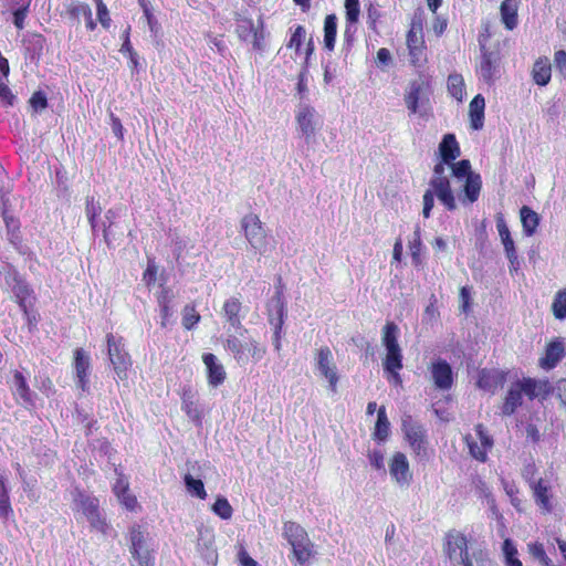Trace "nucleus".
I'll return each instance as SVG.
<instances>
[{"instance_id": "49", "label": "nucleus", "mask_w": 566, "mask_h": 566, "mask_svg": "<svg viewBox=\"0 0 566 566\" xmlns=\"http://www.w3.org/2000/svg\"><path fill=\"white\" fill-rule=\"evenodd\" d=\"M552 312L556 319L566 318V289L556 292L552 302Z\"/></svg>"}, {"instance_id": "57", "label": "nucleus", "mask_w": 566, "mask_h": 566, "mask_svg": "<svg viewBox=\"0 0 566 566\" xmlns=\"http://www.w3.org/2000/svg\"><path fill=\"white\" fill-rule=\"evenodd\" d=\"M451 168L452 175L457 178H468L469 175H475L471 170V163L469 159H461L457 163L448 164Z\"/></svg>"}, {"instance_id": "20", "label": "nucleus", "mask_w": 566, "mask_h": 566, "mask_svg": "<svg viewBox=\"0 0 566 566\" xmlns=\"http://www.w3.org/2000/svg\"><path fill=\"white\" fill-rule=\"evenodd\" d=\"M181 410L196 426L202 424V410L199 407L197 391L189 385L184 386L179 392Z\"/></svg>"}, {"instance_id": "47", "label": "nucleus", "mask_w": 566, "mask_h": 566, "mask_svg": "<svg viewBox=\"0 0 566 566\" xmlns=\"http://www.w3.org/2000/svg\"><path fill=\"white\" fill-rule=\"evenodd\" d=\"M3 221L10 242L18 244L21 241L19 219L8 212H3Z\"/></svg>"}, {"instance_id": "56", "label": "nucleus", "mask_w": 566, "mask_h": 566, "mask_svg": "<svg viewBox=\"0 0 566 566\" xmlns=\"http://www.w3.org/2000/svg\"><path fill=\"white\" fill-rule=\"evenodd\" d=\"M158 275V265L154 258L147 260V266L143 272V282L150 289L155 285Z\"/></svg>"}, {"instance_id": "38", "label": "nucleus", "mask_w": 566, "mask_h": 566, "mask_svg": "<svg viewBox=\"0 0 566 566\" xmlns=\"http://www.w3.org/2000/svg\"><path fill=\"white\" fill-rule=\"evenodd\" d=\"M408 248L411 255V263L416 269H420L423 266L422 259V240H421V230L420 227L417 226L412 235V239L408 243Z\"/></svg>"}, {"instance_id": "52", "label": "nucleus", "mask_w": 566, "mask_h": 566, "mask_svg": "<svg viewBox=\"0 0 566 566\" xmlns=\"http://www.w3.org/2000/svg\"><path fill=\"white\" fill-rule=\"evenodd\" d=\"M13 514V510L10 502V495L6 488L4 482H1L0 490V520L2 522H7L9 517Z\"/></svg>"}, {"instance_id": "29", "label": "nucleus", "mask_w": 566, "mask_h": 566, "mask_svg": "<svg viewBox=\"0 0 566 566\" xmlns=\"http://www.w3.org/2000/svg\"><path fill=\"white\" fill-rule=\"evenodd\" d=\"M360 15L359 0H345V18L346 25L344 36L347 42L353 40L354 33L356 32V24Z\"/></svg>"}, {"instance_id": "28", "label": "nucleus", "mask_w": 566, "mask_h": 566, "mask_svg": "<svg viewBox=\"0 0 566 566\" xmlns=\"http://www.w3.org/2000/svg\"><path fill=\"white\" fill-rule=\"evenodd\" d=\"M530 488L533 492V497L535 503L544 511V512H551L552 511V492H551V484L547 480L539 478L536 481L530 482Z\"/></svg>"}, {"instance_id": "42", "label": "nucleus", "mask_w": 566, "mask_h": 566, "mask_svg": "<svg viewBox=\"0 0 566 566\" xmlns=\"http://www.w3.org/2000/svg\"><path fill=\"white\" fill-rule=\"evenodd\" d=\"M290 545L292 546L294 557L300 564H305L312 558L313 544L311 543L308 537L304 541H297Z\"/></svg>"}, {"instance_id": "34", "label": "nucleus", "mask_w": 566, "mask_h": 566, "mask_svg": "<svg viewBox=\"0 0 566 566\" xmlns=\"http://www.w3.org/2000/svg\"><path fill=\"white\" fill-rule=\"evenodd\" d=\"M552 77V65L546 56L538 57L532 69V78L538 86H546Z\"/></svg>"}, {"instance_id": "17", "label": "nucleus", "mask_w": 566, "mask_h": 566, "mask_svg": "<svg viewBox=\"0 0 566 566\" xmlns=\"http://www.w3.org/2000/svg\"><path fill=\"white\" fill-rule=\"evenodd\" d=\"M566 356V342L563 337L551 339L538 359V366L544 370L554 369Z\"/></svg>"}, {"instance_id": "64", "label": "nucleus", "mask_w": 566, "mask_h": 566, "mask_svg": "<svg viewBox=\"0 0 566 566\" xmlns=\"http://www.w3.org/2000/svg\"><path fill=\"white\" fill-rule=\"evenodd\" d=\"M367 457L370 462V465L375 470H384L385 458H384V453L380 450H378V449L370 450V451H368Z\"/></svg>"}, {"instance_id": "27", "label": "nucleus", "mask_w": 566, "mask_h": 566, "mask_svg": "<svg viewBox=\"0 0 566 566\" xmlns=\"http://www.w3.org/2000/svg\"><path fill=\"white\" fill-rule=\"evenodd\" d=\"M13 387L12 395L17 402L22 403L24 407H33L34 399L33 392L27 381L25 376L20 370L13 371Z\"/></svg>"}, {"instance_id": "61", "label": "nucleus", "mask_w": 566, "mask_h": 566, "mask_svg": "<svg viewBox=\"0 0 566 566\" xmlns=\"http://www.w3.org/2000/svg\"><path fill=\"white\" fill-rule=\"evenodd\" d=\"M117 500L129 512H137L138 510H140V505L137 501V497L129 491L125 492V494L119 495Z\"/></svg>"}, {"instance_id": "13", "label": "nucleus", "mask_w": 566, "mask_h": 566, "mask_svg": "<svg viewBox=\"0 0 566 566\" xmlns=\"http://www.w3.org/2000/svg\"><path fill=\"white\" fill-rule=\"evenodd\" d=\"M443 552L449 559L460 558L462 566H472L468 549V538L458 531H449L444 536Z\"/></svg>"}, {"instance_id": "8", "label": "nucleus", "mask_w": 566, "mask_h": 566, "mask_svg": "<svg viewBox=\"0 0 566 566\" xmlns=\"http://www.w3.org/2000/svg\"><path fill=\"white\" fill-rule=\"evenodd\" d=\"M107 354L116 375L120 379L127 378V370L132 366V359L125 349L124 338L113 333L106 334Z\"/></svg>"}, {"instance_id": "37", "label": "nucleus", "mask_w": 566, "mask_h": 566, "mask_svg": "<svg viewBox=\"0 0 566 566\" xmlns=\"http://www.w3.org/2000/svg\"><path fill=\"white\" fill-rule=\"evenodd\" d=\"M520 218L523 227V232L526 237H532L539 224V216L528 206H523L520 209Z\"/></svg>"}, {"instance_id": "23", "label": "nucleus", "mask_w": 566, "mask_h": 566, "mask_svg": "<svg viewBox=\"0 0 566 566\" xmlns=\"http://www.w3.org/2000/svg\"><path fill=\"white\" fill-rule=\"evenodd\" d=\"M507 371L500 369H482L478 375L476 386L478 388L495 394L499 388H502L507 379Z\"/></svg>"}, {"instance_id": "25", "label": "nucleus", "mask_w": 566, "mask_h": 566, "mask_svg": "<svg viewBox=\"0 0 566 566\" xmlns=\"http://www.w3.org/2000/svg\"><path fill=\"white\" fill-rule=\"evenodd\" d=\"M73 367L76 374V385L82 391L88 389V376L91 361L90 356L84 352L83 348H76L73 352Z\"/></svg>"}, {"instance_id": "55", "label": "nucleus", "mask_w": 566, "mask_h": 566, "mask_svg": "<svg viewBox=\"0 0 566 566\" xmlns=\"http://www.w3.org/2000/svg\"><path fill=\"white\" fill-rule=\"evenodd\" d=\"M137 2L139 4L140 9L143 10L144 18L147 21L150 32L157 33L158 29H159V23L153 13V10L150 8L148 0H137Z\"/></svg>"}, {"instance_id": "11", "label": "nucleus", "mask_w": 566, "mask_h": 566, "mask_svg": "<svg viewBox=\"0 0 566 566\" xmlns=\"http://www.w3.org/2000/svg\"><path fill=\"white\" fill-rule=\"evenodd\" d=\"M431 94V76L423 73L419 74V77L410 81L403 99L405 104L410 114H416L419 109V103L429 102Z\"/></svg>"}, {"instance_id": "16", "label": "nucleus", "mask_w": 566, "mask_h": 566, "mask_svg": "<svg viewBox=\"0 0 566 566\" xmlns=\"http://www.w3.org/2000/svg\"><path fill=\"white\" fill-rule=\"evenodd\" d=\"M316 367L321 375L326 378L332 392L337 391L339 380L336 365L333 363V354L328 346H323L315 354Z\"/></svg>"}, {"instance_id": "5", "label": "nucleus", "mask_w": 566, "mask_h": 566, "mask_svg": "<svg viewBox=\"0 0 566 566\" xmlns=\"http://www.w3.org/2000/svg\"><path fill=\"white\" fill-rule=\"evenodd\" d=\"M130 566H155L154 551L146 545L145 531L138 524H134L128 531Z\"/></svg>"}, {"instance_id": "44", "label": "nucleus", "mask_w": 566, "mask_h": 566, "mask_svg": "<svg viewBox=\"0 0 566 566\" xmlns=\"http://www.w3.org/2000/svg\"><path fill=\"white\" fill-rule=\"evenodd\" d=\"M283 293L281 290H277L275 292V298L277 303L280 304L279 310V318L276 319V323L274 325V333H273V346L276 352H280L282 348V327H283V311H284V304L282 302Z\"/></svg>"}, {"instance_id": "14", "label": "nucleus", "mask_w": 566, "mask_h": 566, "mask_svg": "<svg viewBox=\"0 0 566 566\" xmlns=\"http://www.w3.org/2000/svg\"><path fill=\"white\" fill-rule=\"evenodd\" d=\"M391 480L400 488H409L412 482V471L407 455L401 451H396L388 462Z\"/></svg>"}, {"instance_id": "21", "label": "nucleus", "mask_w": 566, "mask_h": 566, "mask_svg": "<svg viewBox=\"0 0 566 566\" xmlns=\"http://www.w3.org/2000/svg\"><path fill=\"white\" fill-rule=\"evenodd\" d=\"M429 370L436 388L440 390H450L453 386V371L450 364L444 359L433 360Z\"/></svg>"}, {"instance_id": "30", "label": "nucleus", "mask_w": 566, "mask_h": 566, "mask_svg": "<svg viewBox=\"0 0 566 566\" xmlns=\"http://www.w3.org/2000/svg\"><path fill=\"white\" fill-rule=\"evenodd\" d=\"M521 0H503L500 6L501 21L509 31L518 24V8Z\"/></svg>"}, {"instance_id": "51", "label": "nucleus", "mask_w": 566, "mask_h": 566, "mask_svg": "<svg viewBox=\"0 0 566 566\" xmlns=\"http://www.w3.org/2000/svg\"><path fill=\"white\" fill-rule=\"evenodd\" d=\"M211 511L222 520H230L233 515V509L228 499L219 495L211 505Z\"/></svg>"}, {"instance_id": "26", "label": "nucleus", "mask_w": 566, "mask_h": 566, "mask_svg": "<svg viewBox=\"0 0 566 566\" xmlns=\"http://www.w3.org/2000/svg\"><path fill=\"white\" fill-rule=\"evenodd\" d=\"M495 222H496V229H497L499 235L501 238V242L504 247L505 255L510 261L511 268H514L515 263H517V252H516L514 240L512 239L510 229L506 224L503 213H501V212L496 213Z\"/></svg>"}, {"instance_id": "2", "label": "nucleus", "mask_w": 566, "mask_h": 566, "mask_svg": "<svg viewBox=\"0 0 566 566\" xmlns=\"http://www.w3.org/2000/svg\"><path fill=\"white\" fill-rule=\"evenodd\" d=\"M224 348L230 352L233 359L240 365L245 366L250 361L256 364L261 361L268 353V348L261 342L235 334H229L224 340Z\"/></svg>"}, {"instance_id": "7", "label": "nucleus", "mask_w": 566, "mask_h": 566, "mask_svg": "<svg viewBox=\"0 0 566 566\" xmlns=\"http://www.w3.org/2000/svg\"><path fill=\"white\" fill-rule=\"evenodd\" d=\"M74 502L76 503L83 515L87 518L93 530H96L102 534L107 533L109 525L99 511V501L97 497L87 495L84 492L78 491L76 496L74 497Z\"/></svg>"}, {"instance_id": "43", "label": "nucleus", "mask_w": 566, "mask_h": 566, "mask_svg": "<svg viewBox=\"0 0 566 566\" xmlns=\"http://www.w3.org/2000/svg\"><path fill=\"white\" fill-rule=\"evenodd\" d=\"M283 535L289 544H293L297 541H304L308 537L306 531L300 524L293 521H287L284 523Z\"/></svg>"}, {"instance_id": "59", "label": "nucleus", "mask_w": 566, "mask_h": 566, "mask_svg": "<svg viewBox=\"0 0 566 566\" xmlns=\"http://www.w3.org/2000/svg\"><path fill=\"white\" fill-rule=\"evenodd\" d=\"M85 213L92 229H95L96 219L101 213V206L93 197L86 199Z\"/></svg>"}, {"instance_id": "62", "label": "nucleus", "mask_w": 566, "mask_h": 566, "mask_svg": "<svg viewBox=\"0 0 566 566\" xmlns=\"http://www.w3.org/2000/svg\"><path fill=\"white\" fill-rule=\"evenodd\" d=\"M30 0L13 11V24L18 30L24 28V21L29 12Z\"/></svg>"}, {"instance_id": "33", "label": "nucleus", "mask_w": 566, "mask_h": 566, "mask_svg": "<svg viewBox=\"0 0 566 566\" xmlns=\"http://www.w3.org/2000/svg\"><path fill=\"white\" fill-rule=\"evenodd\" d=\"M523 403V394L517 386L516 381L513 382L503 400V403L501 406V413L503 416H511L513 415L518 407H521Z\"/></svg>"}, {"instance_id": "6", "label": "nucleus", "mask_w": 566, "mask_h": 566, "mask_svg": "<svg viewBox=\"0 0 566 566\" xmlns=\"http://www.w3.org/2000/svg\"><path fill=\"white\" fill-rule=\"evenodd\" d=\"M240 231L253 250L263 252V248L266 247L268 233L256 213L250 212L241 218Z\"/></svg>"}, {"instance_id": "35", "label": "nucleus", "mask_w": 566, "mask_h": 566, "mask_svg": "<svg viewBox=\"0 0 566 566\" xmlns=\"http://www.w3.org/2000/svg\"><path fill=\"white\" fill-rule=\"evenodd\" d=\"M390 436V422L388 420L385 406H380L377 410V420L373 431V439L378 442H385Z\"/></svg>"}, {"instance_id": "24", "label": "nucleus", "mask_w": 566, "mask_h": 566, "mask_svg": "<svg viewBox=\"0 0 566 566\" xmlns=\"http://www.w3.org/2000/svg\"><path fill=\"white\" fill-rule=\"evenodd\" d=\"M160 315V327L167 328L174 317V292L169 286L161 284V290L155 294Z\"/></svg>"}, {"instance_id": "10", "label": "nucleus", "mask_w": 566, "mask_h": 566, "mask_svg": "<svg viewBox=\"0 0 566 566\" xmlns=\"http://www.w3.org/2000/svg\"><path fill=\"white\" fill-rule=\"evenodd\" d=\"M447 163H437L433 167V176L429 182L430 187L434 190L437 198L449 211L457 209L455 197L451 189L450 180L444 175Z\"/></svg>"}, {"instance_id": "54", "label": "nucleus", "mask_w": 566, "mask_h": 566, "mask_svg": "<svg viewBox=\"0 0 566 566\" xmlns=\"http://www.w3.org/2000/svg\"><path fill=\"white\" fill-rule=\"evenodd\" d=\"M250 40L252 42L253 50L259 52L264 50L265 30L263 19L261 17L259 19V24L255 27L254 32H252Z\"/></svg>"}, {"instance_id": "50", "label": "nucleus", "mask_w": 566, "mask_h": 566, "mask_svg": "<svg viewBox=\"0 0 566 566\" xmlns=\"http://www.w3.org/2000/svg\"><path fill=\"white\" fill-rule=\"evenodd\" d=\"M184 482L187 491L197 496L200 500L207 499V492L205 489V484L200 479H195L191 474H186L184 476Z\"/></svg>"}, {"instance_id": "60", "label": "nucleus", "mask_w": 566, "mask_h": 566, "mask_svg": "<svg viewBox=\"0 0 566 566\" xmlns=\"http://www.w3.org/2000/svg\"><path fill=\"white\" fill-rule=\"evenodd\" d=\"M29 105L34 113L44 111L48 107V97L43 91H35L30 99Z\"/></svg>"}, {"instance_id": "18", "label": "nucleus", "mask_w": 566, "mask_h": 566, "mask_svg": "<svg viewBox=\"0 0 566 566\" xmlns=\"http://www.w3.org/2000/svg\"><path fill=\"white\" fill-rule=\"evenodd\" d=\"M516 384L522 394L530 400H534L536 398L546 400L554 392V386L548 379L524 377L521 380H516Z\"/></svg>"}, {"instance_id": "53", "label": "nucleus", "mask_w": 566, "mask_h": 566, "mask_svg": "<svg viewBox=\"0 0 566 566\" xmlns=\"http://www.w3.org/2000/svg\"><path fill=\"white\" fill-rule=\"evenodd\" d=\"M305 39H306V30L303 25L298 24L293 29L286 46L289 49H294L296 53H300Z\"/></svg>"}, {"instance_id": "32", "label": "nucleus", "mask_w": 566, "mask_h": 566, "mask_svg": "<svg viewBox=\"0 0 566 566\" xmlns=\"http://www.w3.org/2000/svg\"><path fill=\"white\" fill-rule=\"evenodd\" d=\"M485 99L481 94H476L469 104L470 126L474 130L483 128L484 125Z\"/></svg>"}, {"instance_id": "3", "label": "nucleus", "mask_w": 566, "mask_h": 566, "mask_svg": "<svg viewBox=\"0 0 566 566\" xmlns=\"http://www.w3.org/2000/svg\"><path fill=\"white\" fill-rule=\"evenodd\" d=\"M401 430L416 459H429V441L426 428L417 422L411 415H403Z\"/></svg>"}, {"instance_id": "12", "label": "nucleus", "mask_w": 566, "mask_h": 566, "mask_svg": "<svg viewBox=\"0 0 566 566\" xmlns=\"http://www.w3.org/2000/svg\"><path fill=\"white\" fill-rule=\"evenodd\" d=\"M476 439L470 433L465 434L463 440L469 449L470 455L476 461L484 463L488 461V454L494 446L493 438L489 434L483 423L474 427Z\"/></svg>"}, {"instance_id": "39", "label": "nucleus", "mask_w": 566, "mask_h": 566, "mask_svg": "<svg viewBox=\"0 0 566 566\" xmlns=\"http://www.w3.org/2000/svg\"><path fill=\"white\" fill-rule=\"evenodd\" d=\"M482 188V179L479 174L469 175L465 178V182L463 186L464 198L463 201H468L470 203L475 202L479 199L480 191Z\"/></svg>"}, {"instance_id": "19", "label": "nucleus", "mask_w": 566, "mask_h": 566, "mask_svg": "<svg viewBox=\"0 0 566 566\" xmlns=\"http://www.w3.org/2000/svg\"><path fill=\"white\" fill-rule=\"evenodd\" d=\"M295 119L307 143L314 138L317 129L322 126V122L319 120L316 111L308 105H304L298 108Z\"/></svg>"}, {"instance_id": "48", "label": "nucleus", "mask_w": 566, "mask_h": 566, "mask_svg": "<svg viewBox=\"0 0 566 566\" xmlns=\"http://www.w3.org/2000/svg\"><path fill=\"white\" fill-rule=\"evenodd\" d=\"M90 11H92V9L87 3L78 1H72L66 4L65 8L67 17L76 23H80L81 17L84 18L85 15H88Z\"/></svg>"}, {"instance_id": "46", "label": "nucleus", "mask_w": 566, "mask_h": 566, "mask_svg": "<svg viewBox=\"0 0 566 566\" xmlns=\"http://www.w3.org/2000/svg\"><path fill=\"white\" fill-rule=\"evenodd\" d=\"M504 563L506 566H523L518 558V552L511 538H505L502 544Z\"/></svg>"}, {"instance_id": "15", "label": "nucleus", "mask_w": 566, "mask_h": 566, "mask_svg": "<svg viewBox=\"0 0 566 566\" xmlns=\"http://www.w3.org/2000/svg\"><path fill=\"white\" fill-rule=\"evenodd\" d=\"M221 314L231 327L239 331L240 336L248 335V329L242 326L245 311L240 297L231 296L227 298L222 304Z\"/></svg>"}, {"instance_id": "22", "label": "nucleus", "mask_w": 566, "mask_h": 566, "mask_svg": "<svg viewBox=\"0 0 566 566\" xmlns=\"http://www.w3.org/2000/svg\"><path fill=\"white\" fill-rule=\"evenodd\" d=\"M202 363L206 367L207 382L212 388H218L227 379V371L222 363L212 353L202 354Z\"/></svg>"}, {"instance_id": "36", "label": "nucleus", "mask_w": 566, "mask_h": 566, "mask_svg": "<svg viewBox=\"0 0 566 566\" xmlns=\"http://www.w3.org/2000/svg\"><path fill=\"white\" fill-rule=\"evenodd\" d=\"M13 294L20 310H24L25 306H33L35 301L34 292L23 280H17L13 286Z\"/></svg>"}, {"instance_id": "40", "label": "nucleus", "mask_w": 566, "mask_h": 566, "mask_svg": "<svg viewBox=\"0 0 566 566\" xmlns=\"http://www.w3.org/2000/svg\"><path fill=\"white\" fill-rule=\"evenodd\" d=\"M337 34V17L332 13L327 14L324 20V48L333 51L335 48Z\"/></svg>"}, {"instance_id": "45", "label": "nucleus", "mask_w": 566, "mask_h": 566, "mask_svg": "<svg viewBox=\"0 0 566 566\" xmlns=\"http://www.w3.org/2000/svg\"><path fill=\"white\" fill-rule=\"evenodd\" d=\"M181 324L185 329L191 331L200 322L201 316L198 313L195 303H188L184 306L181 312Z\"/></svg>"}, {"instance_id": "1", "label": "nucleus", "mask_w": 566, "mask_h": 566, "mask_svg": "<svg viewBox=\"0 0 566 566\" xmlns=\"http://www.w3.org/2000/svg\"><path fill=\"white\" fill-rule=\"evenodd\" d=\"M398 325L392 321L387 322L381 331V343L386 348L382 367L386 373L387 380L396 387L402 385L399 371L403 367V356L398 343Z\"/></svg>"}, {"instance_id": "63", "label": "nucleus", "mask_w": 566, "mask_h": 566, "mask_svg": "<svg viewBox=\"0 0 566 566\" xmlns=\"http://www.w3.org/2000/svg\"><path fill=\"white\" fill-rule=\"evenodd\" d=\"M434 196H436V192L432 188L427 189L423 193L422 214H423V218H426V219H428L431 214L432 208L434 206Z\"/></svg>"}, {"instance_id": "31", "label": "nucleus", "mask_w": 566, "mask_h": 566, "mask_svg": "<svg viewBox=\"0 0 566 566\" xmlns=\"http://www.w3.org/2000/svg\"><path fill=\"white\" fill-rule=\"evenodd\" d=\"M439 155L447 164H451L461 155V148L454 134H446L442 137L439 144Z\"/></svg>"}, {"instance_id": "41", "label": "nucleus", "mask_w": 566, "mask_h": 566, "mask_svg": "<svg viewBox=\"0 0 566 566\" xmlns=\"http://www.w3.org/2000/svg\"><path fill=\"white\" fill-rule=\"evenodd\" d=\"M448 93L458 102H462L465 96L464 78L459 73H451L447 80Z\"/></svg>"}, {"instance_id": "58", "label": "nucleus", "mask_w": 566, "mask_h": 566, "mask_svg": "<svg viewBox=\"0 0 566 566\" xmlns=\"http://www.w3.org/2000/svg\"><path fill=\"white\" fill-rule=\"evenodd\" d=\"M255 25L252 19L243 18L239 21L235 32L240 40L249 41L251 39L252 32H254Z\"/></svg>"}, {"instance_id": "9", "label": "nucleus", "mask_w": 566, "mask_h": 566, "mask_svg": "<svg viewBox=\"0 0 566 566\" xmlns=\"http://www.w3.org/2000/svg\"><path fill=\"white\" fill-rule=\"evenodd\" d=\"M483 35L479 38L480 45V62L476 65L475 73L480 80H482L488 85H493L495 80L497 78L501 55L497 50L489 51L484 44Z\"/></svg>"}, {"instance_id": "4", "label": "nucleus", "mask_w": 566, "mask_h": 566, "mask_svg": "<svg viewBox=\"0 0 566 566\" xmlns=\"http://www.w3.org/2000/svg\"><path fill=\"white\" fill-rule=\"evenodd\" d=\"M406 44L410 64L415 67L423 66L427 59V45L423 38V24L420 18H413L406 34Z\"/></svg>"}]
</instances>
